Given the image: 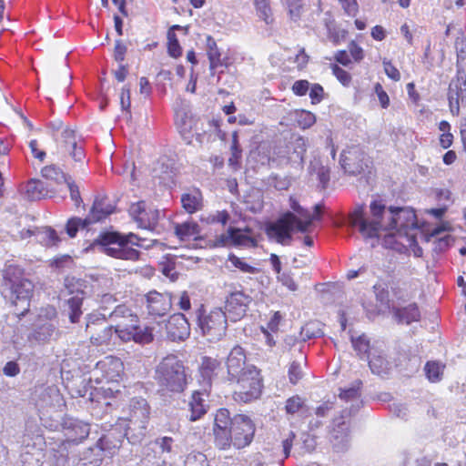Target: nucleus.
Listing matches in <instances>:
<instances>
[{"instance_id":"obj_40","label":"nucleus","mask_w":466,"mask_h":466,"mask_svg":"<svg viewBox=\"0 0 466 466\" xmlns=\"http://www.w3.org/2000/svg\"><path fill=\"white\" fill-rule=\"evenodd\" d=\"M445 365L440 361L431 360L425 364L424 371L431 382H439L442 379Z\"/></svg>"},{"instance_id":"obj_63","label":"nucleus","mask_w":466,"mask_h":466,"mask_svg":"<svg viewBox=\"0 0 466 466\" xmlns=\"http://www.w3.org/2000/svg\"><path fill=\"white\" fill-rule=\"evenodd\" d=\"M374 89H375V93L378 96L380 106L383 108H387L390 105V98H389L388 94L384 91L382 86L380 83H377L375 85Z\"/></svg>"},{"instance_id":"obj_2","label":"nucleus","mask_w":466,"mask_h":466,"mask_svg":"<svg viewBox=\"0 0 466 466\" xmlns=\"http://www.w3.org/2000/svg\"><path fill=\"white\" fill-rule=\"evenodd\" d=\"M255 425L244 414L230 416L228 410L221 408L214 417L213 434L215 444L220 450H227L231 443L237 449L248 446L254 437Z\"/></svg>"},{"instance_id":"obj_33","label":"nucleus","mask_w":466,"mask_h":466,"mask_svg":"<svg viewBox=\"0 0 466 466\" xmlns=\"http://www.w3.org/2000/svg\"><path fill=\"white\" fill-rule=\"evenodd\" d=\"M183 208L189 214L200 210L203 207V197L198 189H192L181 196Z\"/></svg>"},{"instance_id":"obj_32","label":"nucleus","mask_w":466,"mask_h":466,"mask_svg":"<svg viewBox=\"0 0 466 466\" xmlns=\"http://www.w3.org/2000/svg\"><path fill=\"white\" fill-rule=\"evenodd\" d=\"M113 212L114 207L109 203V201L106 198H96L94 201L91 211L86 218L92 224L101 221Z\"/></svg>"},{"instance_id":"obj_7","label":"nucleus","mask_w":466,"mask_h":466,"mask_svg":"<svg viewBox=\"0 0 466 466\" xmlns=\"http://www.w3.org/2000/svg\"><path fill=\"white\" fill-rule=\"evenodd\" d=\"M105 314L92 313L87 315L86 331L90 335V341L95 346H116V336L113 326L105 325Z\"/></svg>"},{"instance_id":"obj_3","label":"nucleus","mask_w":466,"mask_h":466,"mask_svg":"<svg viewBox=\"0 0 466 466\" xmlns=\"http://www.w3.org/2000/svg\"><path fill=\"white\" fill-rule=\"evenodd\" d=\"M155 380L163 390L181 392L187 385L186 368L174 354L164 357L156 367Z\"/></svg>"},{"instance_id":"obj_12","label":"nucleus","mask_w":466,"mask_h":466,"mask_svg":"<svg viewBox=\"0 0 466 466\" xmlns=\"http://www.w3.org/2000/svg\"><path fill=\"white\" fill-rule=\"evenodd\" d=\"M111 318H124V321L113 326L116 338V346L120 342L131 341L134 338V322H137V317L131 314L130 309L125 305H118L110 313Z\"/></svg>"},{"instance_id":"obj_37","label":"nucleus","mask_w":466,"mask_h":466,"mask_svg":"<svg viewBox=\"0 0 466 466\" xmlns=\"http://www.w3.org/2000/svg\"><path fill=\"white\" fill-rule=\"evenodd\" d=\"M392 299L391 307L393 304L400 305V302H404L413 297V292L410 289V287L406 283H396L391 287Z\"/></svg>"},{"instance_id":"obj_58","label":"nucleus","mask_w":466,"mask_h":466,"mask_svg":"<svg viewBox=\"0 0 466 466\" xmlns=\"http://www.w3.org/2000/svg\"><path fill=\"white\" fill-rule=\"evenodd\" d=\"M303 376L301 366L299 362L293 361L289 369V379L293 384H296Z\"/></svg>"},{"instance_id":"obj_23","label":"nucleus","mask_w":466,"mask_h":466,"mask_svg":"<svg viewBox=\"0 0 466 466\" xmlns=\"http://www.w3.org/2000/svg\"><path fill=\"white\" fill-rule=\"evenodd\" d=\"M166 329L167 338L173 341L184 340L190 333L187 319L182 313L172 315L166 324Z\"/></svg>"},{"instance_id":"obj_29","label":"nucleus","mask_w":466,"mask_h":466,"mask_svg":"<svg viewBox=\"0 0 466 466\" xmlns=\"http://www.w3.org/2000/svg\"><path fill=\"white\" fill-rule=\"evenodd\" d=\"M392 310L395 319L400 324L409 325L420 319V311L416 303H410L405 307L393 304Z\"/></svg>"},{"instance_id":"obj_25","label":"nucleus","mask_w":466,"mask_h":466,"mask_svg":"<svg viewBox=\"0 0 466 466\" xmlns=\"http://www.w3.org/2000/svg\"><path fill=\"white\" fill-rule=\"evenodd\" d=\"M394 238V236L387 237L383 239V245L386 248L394 249L398 252H412L417 258L422 256V248L418 246L415 234L402 235V240L392 241Z\"/></svg>"},{"instance_id":"obj_6","label":"nucleus","mask_w":466,"mask_h":466,"mask_svg":"<svg viewBox=\"0 0 466 466\" xmlns=\"http://www.w3.org/2000/svg\"><path fill=\"white\" fill-rule=\"evenodd\" d=\"M198 324L203 335L210 341L221 339L228 328L227 315L221 309H214L209 312L199 310Z\"/></svg>"},{"instance_id":"obj_44","label":"nucleus","mask_w":466,"mask_h":466,"mask_svg":"<svg viewBox=\"0 0 466 466\" xmlns=\"http://www.w3.org/2000/svg\"><path fill=\"white\" fill-rule=\"evenodd\" d=\"M91 223L86 218L85 219L80 218H72L67 221L66 230L70 238H75L80 228H86Z\"/></svg>"},{"instance_id":"obj_54","label":"nucleus","mask_w":466,"mask_h":466,"mask_svg":"<svg viewBox=\"0 0 466 466\" xmlns=\"http://www.w3.org/2000/svg\"><path fill=\"white\" fill-rule=\"evenodd\" d=\"M3 276L5 281L8 283V285L12 282H15V280L22 279L20 269L13 265H8L5 267Z\"/></svg>"},{"instance_id":"obj_51","label":"nucleus","mask_w":466,"mask_h":466,"mask_svg":"<svg viewBox=\"0 0 466 466\" xmlns=\"http://www.w3.org/2000/svg\"><path fill=\"white\" fill-rule=\"evenodd\" d=\"M254 3L258 13V16L262 18L266 24L271 23V10L268 0H254Z\"/></svg>"},{"instance_id":"obj_59","label":"nucleus","mask_w":466,"mask_h":466,"mask_svg":"<svg viewBox=\"0 0 466 466\" xmlns=\"http://www.w3.org/2000/svg\"><path fill=\"white\" fill-rule=\"evenodd\" d=\"M309 91L312 104H318L323 99L324 89L320 85L313 84Z\"/></svg>"},{"instance_id":"obj_36","label":"nucleus","mask_w":466,"mask_h":466,"mask_svg":"<svg viewBox=\"0 0 466 466\" xmlns=\"http://www.w3.org/2000/svg\"><path fill=\"white\" fill-rule=\"evenodd\" d=\"M369 366L371 371L378 375L388 373L390 370V363L385 359L381 350L373 349L371 356L369 358Z\"/></svg>"},{"instance_id":"obj_38","label":"nucleus","mask_w":466,"mask_h":466,"mask_svg":"<svg viewBox=\"0 0 466 466\" xmlns=\"http://www.w3.org/2000/svg\"><path fill=\"white\" fill-rule=\"evenodd\" d=\"M35 240L44 246L51 247L56 246L60 238L53 228H36Z\"/></svg>"},{"instance_id":"obj_55","label":"nucleus","mask_w":466,"mask_h":466,"mask_svg":"<svg viewBox=\"0 0 466 466\" xmlns=\"http://www.w3.org/2000/svg\"><path fill=\"white\" fill-rule=\"evenodd\" d=\"M331 69L333 75L344 86H350L351 82V76L350 73L339 67L338 65H333Z\"/></svg>"},{"instance_id":"obj_39","label":"nucleus","mask_w":466,"mask_h":466,"mask_svg":"<svg viewBox=\"0 0 466 466\" xmlns=\"http://www.w3.org/2000/svg\"><path fill=\"white\" fill-rule=\"evenodd\" d=\"M219 365V361L216 359L211 357H203L200 366V374L207 381V384H209L212 377L217 374Z\"/></svg>"},{"instance_id":"obj_64","label":"nucleus","mask_w":466,"mask_h":466,"mask_svg":"<svg viewBox=\"0 0 466 466\" xmlns=\"http://www.w3.org/2000/svg\"><path fill=\"white\" fill-rule=\"evenodd\" d=\"M309 89V83L307 80H298L292 86V91L297 96H304Z\"/></svg>"},{"instance_id":"obj_45","label":"nucleus","mask_w":466,"mask_h":466,"mask_svg":"<svg viewBox=\"0 0 466 466\" xmlns=\"http://www.w3.org/2000/svg\"><path fill=\"white\" fill-rule=\"evenodd\" d=\"M447 227L445 226H438L432 228L431 232V237L435 238L438 241V248L440 249H443L447 248L450 245V241L451 239V236L449 234L441 235L442 233L446 232Z\"/></svg>"},{"instance_id":"obj_13","label":"nucleus","mask_w":466,"mask_h":466,"mask_svg":"<svg viewBox=\"0 0 466 466\" xmlns=\"http://www.w3.org/2000/svg\"><path fill=\"white\" fill-rule=\"evenodd\" d=\"M297 215L288 212L274 223H270L266 232L269 238L278 243L287 244L291 239V232L297 229Z\"/></svg>"},{"instance_id":"obj_24","label":"nucleus","mask_w":466,"mask_h":466,"mask_svg":"<svg viewBox=\"0 0 466 466\" xmlns=\"http://www.w3.org/2000/svg\"><path fill=\"white\" fill-rule=\"evenodd\" d=\"M252 365H246V353L240 346H235L229 352L227 359V368L229 379L236 378L245 373V370Z\"/></svg>"},{"instance_id":"obj_57","label":"nucleus","mask_w":466,"mask_h":466,"mask_svg":"<svg viewBox=\"0 0 466 466\" xmlns=\"http://www.w3.org/2000/svg\"><path fill=\"white\" fill-rule=\"evenodd\" d=\"M168 54L172 57H178L181 56V47L174 34H168Z\"/></svg>"},{"instance_id":"obj_5","label":"nucleus","mask_w":466,"mask_h":466,"mask_svg":"<svg viewBox=\"0 0 466 466\" xmlns=\"http://www.w3.org/2000/svg\"><path fill=\"white\" fill-rule=\"evenodd\" d=\"M149 417V407L143 398L132 399L116 426L123 428L125 435L137 441L145 435Z\"/></svg>"},{"instance_id":"obj_46","label":"nucleus","mask_w":466,"mask_h":466,"mask_svg":"<svg viewBox=\"0 0 466 466\" xmlns=\"http://www.w3.org/2000/svg\"><path fill=\"white\" fill-rule=\"evenodd\" d=\"M25 195L30 200L39 199L43 195V186L40 181L30 180L25 187Z\"/></svg>"},{"instance_id":"obj_62","label":"nucleus","mask_w":466,"mask_h":466,"mask_svg":"<svg viewBox=\"0 0 466 466\" xmlns=\"http://www.w3.org/2000/svg\"><path fill=\"white\" fill-rule=\"evenodd\" d=\"M383 67L384 72L387 76L394 81H399L400 79V71L391 64L390 61L386 59L383 60Z\"/></svg>"},{"instance_id":"obj_4","label":"nucleus","mask_w":466,"mask_h":466,"mask_svg":"<svg viewBox=\"0 0 466 466\" xmlns=\"http://www.w3.org/2000/svg\"><path fill=\"white\" fill-rule=\"evenodd\" d=\"M99 243L102 248V251L113 258L127 259V260H137L139 257V252L129 247L128 244L137 245L142 248H147L142 240L135 234H129L123 236L116 232H106L101 234L99 237Z\"/></svg>"},{"instance_id":"obj_28","label":"nucleus","mask_w":466,"mask_h":466,"mask_svg":"<svg viewBox=\"0 0 466 466\" xmlns=\"http://www.w3.org/2000/svg\"><path fill=\"white\" fill-rule=\"evenodd\" d=\"M130 215L139 223L140 227L148 228L154 226L159 216L157 210L147 212L145 202H137L131 205L129 208Z\"/></svg>"},{"instance_id":"obj_20","label":"nucleus","mask_w":466,"mask_h":466,"mask_svg":"<svg viewBox=\"0 0 466 466\" xmlns=\"http://www.w3.org/2000/svg\"><path fill=\"white\" fill-rule=\"evenodd\" d=\"M448 100L451 113L453 116L460 114V106L466 102V78L457 76L449 86Z\"/></svg>"},{"instance_id":"obj_35","label":"nucleus","mask_w":466,"mask_h":466,"mask_svg":"<svg viewBox=\"0 0 466 466\" xmlns=\"http://www.w3.org/2000/svg\"><path fill=\"white\" fill-rule=\"evenodd\" d=\"M206 46H207V55L209 60V69L211 74L214 75V70L218 67L225 66L227 64L221 59V53L217 46L215 39L208 35L206 38Z\"/></svg>"},{"instance_id":"obj_19","label":"nucleus","mask_w":466,"mask_h":466,"mask_svg":"<svg viewBox=\"0 0 466 466\" xmlns=\"http://www.w3.org/2000/svg\"><path fill=\"white\" fill-rule=\"evenodd\" d=\"M59 150L61 154L70 156L76 162H82L86 156L83 146L77 140L75 131L70 128H66L62 132Z\"/></svg>"},{"instance_id":"obj_42","label":"nucleus","mask_w":466,"mask_h":466,"mask_svg":"<svg viewBox=\"0 0 466 466\" xmlns=\"http://www.w3.org/2000/svg\"><path fill=\"white\" fill-rule=\"evenodd\" d=\"M133 334L134 338H132V340L137 343L147 344L153 339L151 329L147 327H140L137 322H134Z\"/></svg>"},{"instance_id":"obj_31","label":"nucleus","mask_w":466,"mask_h":466,"mask_svg":"<svg viewBox=\"0 0 466 466\" xmlns=\"http://www.w3.org/2000/svg\"><path fill=\"white\" fill-rule=\"evenodd\" d=\"M66 289L72 297L67 299L66 304L69 309V319L72 323H76L82 315L81 307L84 299V292L78 289L75 291L70 289L69 285L66 284Z\"/></svg>"},{"instance_id":"obj_8","label":"nucleus","mask_w":466,"mask_h":466,"mask_svg":"<svg viewBox=\"0 0 466 466\" xmlns=\"http://www.w3.org/2000/svg\"><path fill=\"white\" fill-rule=\"evenodd\" d=\"M237 387L234 399L238 401L249 402L258 399L261 392V381L258 370L255 367H248L245 373L235 379Z\"/></svg>"},{"instance_id":"obj_15","label":"nucleus","mask_w":466,"mask_h":466,"mask_svg":"<svg viewBox=\"0 0 466 466\" xmlns=\"http://www.w3.org/2000/svg\"><path fill=\"white\" fill-rule=\"evenodd\" d=\"M249 229L229 228L226 233L218 236L214 243L215 247H254L256 242L250 236Z\"/></svg>"},{"instance_id":"obj_27","label":"nucleus","mask_w":466,"mask_h":466,"mask_svg":"<svg viewBox=\"0 0 466 466\" xmlns=\"http://www.w3.org/2000/svg\"><path fill=\"white\" fill-rule=\"evenodd\" d=\"M118 429L121 428L116 425V428L113 429L110 432L103 435L98 440L96 447L91 451H105L108 454H114L116 450L119 449L121 446L124 437H127L128 440L132 439L129 435H125V431L120 432L117 436H115V431H116Z\"/></svg>"},{"instance_id":"obj_10","label":"nucleus","mask_w":466,"mask_h":466,"mask_svg":"<svg viewBox=\"0 0 466 466\" xmlns=\"http://www.w3.org/2000/svg\"><path fill=\"white\" fill-rule=\"evenodd\" d=\"M56 315V310L53 307L43 308L40 309L37 319L34 324L32 332L28 335L30 341L36 343H46L57 334L56 325L52 319Z\"/></svg>"},{"instance_id":"obj_16","label":"nucleus","mask_w":466,"mask_h":466,"mask_svg":"<svg viewBox=\"0 0 466 466\" xmlns=\"http://www.w3.org/2000/svg\"><path fill=\"white\" fill-rule=\"evenodd\" d=\"M252 299L242 290L231 292L226 300V310L231 320L237 321L242 319L251 303Z\"/></svg>"},{"instance_id":"obj_22","label":"nucleus","mask_w":466,"mask_h":466,"mask_svg":"<svg viewBox=\"0 0 466 466\" xmlns=\"http://www.w3.org/2000/svg\"><path fill=\"white\" fill-rule=\"evenodd\" d=\"M146 300L148 313L152 316H164L172 306V297L167 292L150 291L147 294Z\"/></svg>"},{"instance_id":"obj_56","label":"nucleus","mask_w":466,"mask_h":466,"mask_svg":"<svg viewBox=\"0 0 466 466\" xmlns=\"http://www.w3.org/2000/svg\"><path fill=\"white\" fill-rule=\"evenodd\" d=\"M173 443L174 440L171 437H162L158 438L155 441L154 444L157 448H158L162 453H171L173 452Z\"/></svg>"},{"instance_id":"obj_43","label":"nucleus","mask_w":466,"mask_h":466,"mask_svg":"<svg viewBox=\"0 0 466 466\" xmlns=\"http://www.w3.org/2000/svg\"><path fill=\"white\" fill-rule=\"evenodd\" d=\"M292 147L293 153L292 156L289 157L290 160L294 162H302L304 158V154L306 153L307 150V140L302 137H296L292 142Z\"/></svg>"},{"instance_id":"obj_1","label":"nucleus","mask_w":466,"mask_h":466,"mask_svg":"<svg viewBox=\"0 0 466 466\" xmlns=\"http://www.w3.org/2000/svg\"><path fill=\"white\" fill-rule=\"evenodd\" d=\"M351 227L358 228L364 238H378L381 231H390L392 241L402 240V235H413L417 228L415 212L410 208H387L382 200H372L369 211L357 208L349 216Z\"/></svg>"},{"instance_id":"obj_60","label":"nucleus","mask_w":466,"mask_h":466,"mask_svg":"<svg viewBox=\"0 0 466 466\" xmlns=\"http://www.w3.org/2000/svg\"><path fill=\"white\" fill-rule=\"evenodd\" d=\"M65 183L67 185V187L69 189L71 199L75 202L76 206H78L82 201L78 187L72 180L71 177H69Z\"/></svg>"},{"instance_id":"obj_50","label":"nucleus","mask_w":466,"mask_h":466,"mask_svg":"<svg viewBox=\"0 0 466 466\" xmlns=\"http://www.w3.org/2000/svg\"><path fill=\"white\" fill-rule=\"evenodd\" d=\"M192 118L187 113L178 111L176 113V125L180 129L181 133H186L192 128Z\"/></svg>"},{"instance_id":"obj_9","label":"nucleus","mask_w":466,"mask_h":466,"mask_svg":"<svg viewBox=\"0 0 466 466\" xmlns=\"http://www.w3.org/2000/svg\"><path fill=\"white\" fill-rule=\"evenodd\" d=\"M237 387L234 399L238 401L249 402L258 399L261 392V381L258 370L255 367H248L245 373L235 379Z\"/></svg>"},{"instance_id":"obj_26","label":"nucleus","mask_w":466,"mask_h":466,"mask_svg":"<svg viewBox=\"0 0 466 466\" xmlns=\"http://www.w3.org/2000/svg\"><path fill=\"white\" fill-rule=\"evenodd\" d=\"M290 207L295 211L297 216V230L300 232H307L313 220L319 219L321 214L320 205L314 206V212L311 214L309 210L304 209L294 199L290 198Z\"/></svg>"},{"instance_id":"obj_34","label":"nucleus","mask_w":466,"mask_h":466,"mask_svg":"<svg viewBox=\"0 0 466 466\" xmlns=\"http://www.w3.org/2000/svg\"><path fill=\"white\" fill-rule=\"evenodd\" d=\"M175 233L181 241L198 239L200 234V228L195 221H185L175 226Z\"/></svg>"},{"instance_id":"obj_17","label":"nucleus","mask_w":466,"mask_h":466,"mask_svg":"<svg viewBox=\"0 0 466 466\" xmlns=\"http://www.w3.org/2000/svg\"><path fill=\"white\" fill-rule=\"evenodd\" d=\"M347 416H349V412L343 410L340 418L333 420L331 443L336 452H344L350 448L349 425L345 420Z\"/></svg>"},{"instance_id":"obj_49","label":"nucleus","mask_w":466,"mask_h":466,"mask_svg":"<svg viewBox=\"0 0 466 466\" xmlns=\"http://www.w3.org/2000/svg\"><path fill=\"white\" fill-rule=\"evenodd\" d=\"M351 343L360 357L366 356L370 350V341L365 335L359 336L358 338L351 337Z\"/></svg>"},{"instance_id":"obj_52","label":"nucleus","mask_w":466,"mask_h":466,"mask_svg":"<svg viewBox=\"0 0 466 466\" xmlns=\"http://www.w3.org/2000/svg\"><path fill=\"white\" fill-rule=\"evenodd\" d=\"M185 466H208V463L205 454L192 452L187 456Z\"/></svg>"},{"instance_id":"obj_61","label":"nucleus","mask_w":466,"mask_h":466,"mask_svg":"<svg viewBox=\"0 0 466 466\" xmlns=\"http://www.w3.org/2000/svg\"><path fill=\"white\" fill-rule=\"evenodd\" d=\"M302 404L303 401L299 397H291L287 400L286 410L289 414H294L299 410V409L302 407Z\"/></svg>"},{"instance_id":"obj_41","label":"nucleus","mask_w":466,"mask_h":466,"mask_svg":"<svg viewBox=\"0 0 466 466\" xmlns=\"http://www.w3.org/2000/svg\"><path fill=\"white\" fill-rule=\"evenodd\" d=\"M42 176L46 179L54 180L57 184L65 183L70 176L65 174L55 165L46 166L42 168Z\"/></svg>"},{"instance_id":"obj_21","label":"nucleus","mask_w":466,"mask_h":466,"mask_svg":"<svg viewBox=\"0 0 466 466\" xmlns=\"http://www.w3.org/2000/svg\"><path fill=\"white\" fill-rule=\"evenodd\" d=\"M339 163L345 172L351 175L360 174L367 164L364 163V154L357 147L343 150Z\"/></svg>"},{"instance_id":"obj_18","label":"nucleus","mask_w":466,"mask_h":466,"mask_svg":"<svg viewBox=\"0 0 466 466\" xmlns=\"http://www.w3.org/2000/svg\"><path fill=\"white\" fill-rule=\"evenodd\" d=\"M62 430L65 436L63 445L77 444L89 435V425L76 419H66L62 424Z\"/></svg>"},{"instance_id":"obj_30","label":"nucleus","mask_w":466,"mask_h":466,"mask_svg":"<svg viewBox=\"0 0 466 466\" xmlns=\"http://www.w3.org/2000/svg\"><path fill=\"white\" fill-rule=\"evenodd\" d=\"M208 394L206 390L199 391L196 390L193 392L191 396V400L189 401V409H190V416L189 419L191 421H196L200 419L204 414H206L208 405Z\"/></svg>"},{"instance_id":"obj_11","label":"nucleus","mask_w":466,"mask_h":466,"mask_svg":"<svg viewBox=\"0 0 466 466\" xmlns=\"http://www.w3.org/2000/svg\"><path fill=\"white\" fill-rule=\"evenodd\" d=\"M93 373L100 382H118L124 375V364L119 358L106 356L96 363Z\"/></svg>"},{"instance_id":"obj_53","label":"nucleus","mask_w":466,"mask_h":466,"mask_svg":"<svg viewBox=\"0 0 466 466\" xmlns=\"http://www.w3.org/2000/svg\"><path fill=\"white\" fill-rule=\"evenodd\" d=\"M319 324L315 322H310L306 324L301 329V336L303 340L309 339L315 337H319L322 335V331L318 328Z\"/></svg>"},{"instance_id":"obj_48","label":"nucleus","mask_w":466,"mask_h":466,"mask_svg":"<svg viewBox=\"0 0 466 466\" xmlns=\"http://www.w3.org/2000/svg\"><path fill=\"white\" fill-rule=\"evenodd\" d=\"M228 261L232 264L233 267L238 268L244 273L256 274L258 271L256 267L249 265L243 258H240L234 254H230L228 256Z\"/></svg>"},{"instance_id":"obj_14","label":"nucleus","mask_w":466,"mask_h":466,"mask_svg":"<svg viewBox=\"0 0 466 466\" xmlns=\"http://www.w3.org/2000/svg\"><path fill=\"white\" fill-rule=\"evenodd\" d=\"M11 290L12 303L20 309H17L15 314L18 316H24L26 311L29 310V299L33 292V284L31 281L25 279H20L9 284Z\"/></svg>"},{"instance_id":"obj_47","label":"nucleus","mask_w":466,"mask_h":466,"mask_svg":"<svg viewBox=\"0 0 466 466\" xmlns=\"http://www.w3.org/2000/svg\"><path fill=\"white\" fill-rule=\"evenodd\" d=\"M361 382L360 380H357L354 382V384L350 387L349 389L342 390L339 393V398L342 400L345 401H355L358 402L360 399V388Z\"/></svg>"}]
</instances>
